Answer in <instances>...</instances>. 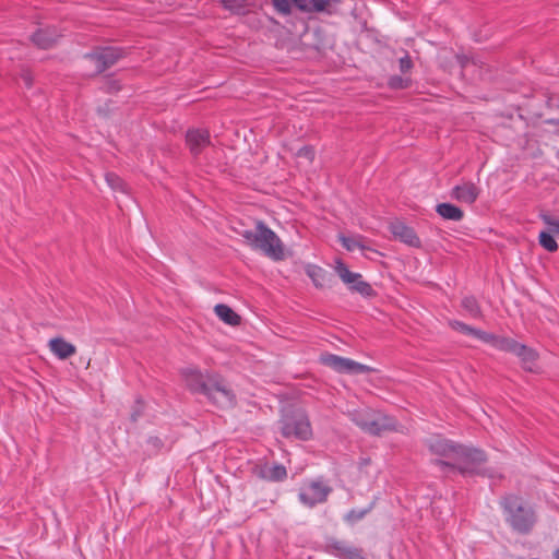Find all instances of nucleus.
Segmentation results:
<instances>
[{
	"mask_svg": "<svg viewBox=\"0 0 559 559\" xmlns=\"http://www.w3.org/2000/svg\"><path fill=\"white\" fill-rule=\"evenodd\" d=\"M399 68L402 73L411 71L413 68V61L408 53H405V56L399 59Z\"/></svg>",
	"mask_w": 559,
	"mask_h": 559,
	"instance_id": "obj_36",
	"label": "nucleus"
},
{
	"mask_svg": "<svg viewBox=\"0 0 559 559\" xmlns=\"http://www.w3.org/2000/svg\"><path fill=\"white\" fill-rule=\"evenodd\" d=\"M138 404H139V407H141V403L138 402ZM141 415H142V413H141L140 408L134 409V412L131 414L132 421H136Z\"/></svg>",
	"mask_w": 559,
	"mask_h": 559,
	"instance_id": "obj_43",
	"label": "nucleus"
},
{
	"mask_svg": "<svg viewBox=\"0 0 559 559\" xmlns=\"http://www.w3.org/2000/svg\"><path fill=\"white\" fill-rule=\"evenodd\" d=\"M298 157H304L309 162H312L314 158V150L311 146H302L297 152Z\"/></svg>",
	"mask_w": 559,
	"mask_h": 559,
	"instance_id": "obj_37",
	"label": "nucleus"
},
{
	"mask_svg": "<svg viewBox=\"0 0 559 559\" xmlns=\"http://www.w3.org/2000/svg\"><path fill=\"white\" fill-rule=\"evenodd\" d=\"M292 4L301 12L310 13L308 0H292Z\"/></svg>",
	"mask_w": 559,
	"mask_h": 559,
	"instance_id": "obj_38",
	"label": "nucleus"
},
{
	"mask_svg": "<svg viewBox=\"0 0 559 559\" xmlns=\"http://www.w3.org/2000/svg\"><path fill=\"white\" fill-rule=\"evenodd\" d=\"M305 270L306 274L311 278L317 288L325 287L328 274L322 267L314 264H308Z\"/></svg>",
	"mask_w": 559,
	"mask_h": 559,
	"instance_id": "obj_25",
	"label": "nucleus"
},
{
	"mask_svg": "<svg viewBox=\"0 0 559 559\" xmlns=\"http://www.w3.org/2000/svg\"><path fill=\"white\" fill-rule=\"evenodd\" d=\"M552 556H554V559H559V548H557V549L554 551Z\"/></svg>",
	"mask_w": 559,
	"mask_h": 559,
	"instance_id": "obj_44",
	"label": "nucleus"
},
{
	"mask_svg": "<svg viewBox=\"0 0 559 559\" xmlns=\"http://www.w3.org/2000/svg\"><path fill=\"white\" fill-rule=\"evenodd\" d=\"M223 7L234 14L245 15L254 5V0H221Z\"/></svg>",
	"mask_w": 559,
	"mask_h": 559,
	"instance_id": "obj_22",
	"label": "nucleus"
},
{
	"mask_svg": "<svg viewBox=\"0 0 559 559\" xmlns=\"http://www.w3.org/2000/svg\"><path fill=\"white\" fill-rule=\"evenodd\" d=\"M320 361L324 366L341 373L361 374L373 371V369L367 365L334 354H322Z\"/></svg>",
	"mask_w": 559,
	"mask_h": 559,
	"instance_id": "obj_5",
	"label": "nucleus"
},
{
	"mask_svg": "<svg viewBox=\"0 0 559 559\" xmlns=\"http://www.w3.org/2000/svg\"><path fill=\"white\" fill-rule=\"evenodd\" d=\"M50 350L59 358L67 359L70 356L74 355L76 349L75 346L71 343H68L61 337H56L50 340L49 342Z\"/></svg>",
	"mask_w": 559,
	"mask_h": 559,
	"instance_id": "obj_19",
	"label": "nucleus"
},
{
	"mask_svg": "<svg viewBox=\"0 0 559 559\" xmlns=\"http://www.w3.org/2000/svg\"><path fill=\"white\" fill-rule=\"evenodd\" d=\"M182 374L185 377L187 386L192 392L201 393L203 395H205L206 391L209 390L210 380H212V377L215 376L210 373L204 374L201 371L191 368L183 370Z\"/></svg>",
	"mask_w": 559,
	"mask_h": 559,
	"instance_id": "obj_10",
	"label": "nucleus"
},
{
	"mask_svg": "<svg viewBox=\"0 0 559 559\" xmlns=\"http://www.w3.org/2000/svg\"><path fill=\"white\" fill-rule=\"evenodd\" d=\"M106 181L107 183L109 185V187L114 190H120V191H124V182L123 180L117 176L116 174H112V173H108L106 175Z\"/></svg>",
	"mask_w": 559,
	"mask_h": 559,
	"instance_id": "obj_32",
	"label": "nucleus"
},
{
	"mask_svg": "<svg viewBox=\"0 0 559 559\" xmlns=\"http://www.w3.org/2000/svg\"><path fill=\"white\" fill-rule=\"evenodd\" d=\"M377 411L373 409H360V411H353L349 413L350 420L358 426L364 432H366V429H368L369 423L374 417Z\"/></svg>",
	"mask_w": 559,
	"mask_h": 559,
	"instance_id": "obj_21",
	"label": "nucleus"
},
{
	"mask_svg": "<svg viewBox=\"0 0 559 559\" xmlns=\"http://www.w3.org/2000/svg\"><path fill=\"white\" fill-rule=\"evenodd\" d=\"M331 492V486L322 480H312L300 489L298 498L304 506L313 508L319 503L325 502Z\"/></svg>",
	"mask_w": 559,
	"mask_h": 559,
	"instance_id": "obj_8",
	"label": "nucleus"
},
{
	"mask_svg": "<svg viewBox=\"0 0 559 559\" xmlns=\"http://www.w3.org/2000/svg\"><path fill=\"white\" fill-rule=\"evenodd\" d=\"M542 219L549 227L548 233H552L555 235L559 234V219H555L549 215H542Z\"/></svg>",
	"mask_w": 559,
	"mask_h": 559,
	"instance_id": "obj_33",
	"label": "nucleus"
},
{
	"mask_svg": "<svg viewBox=\"0 0 559 559\" xmlns=\"http://www.w3.org/2000/svg\"><path fill=\"white\" fill-rule=\"evenodd\" d=\"M340 240L343 247L346 248L348 251H354L356 248H361L358 239L356 238L341 236Z\"/></svg>",
	"mask_w": 559,
	"mask_h": 559,
	"instance_id": "obj_34",
	"label": "nucleus"
},
{
	"mask_svg": "<svg viewBox=\"0 0 559 559\" xmlns=\"http://www.w3.org/2000/svg\"><path fill=\"white\" fill-rule=\"evenodd\" d=\"M281 431L285 438H296L302 441L312 437L309 418L301 411L286 414L281 420Z\"/></svg>",
	"mask_w": 559,
	"mask_h": 559,
	"instance_id": "obj_4",
	"label": "nucleus"
},
{
	"mask_svg": "<svg viewBox=\"0 0 559 559\" xmlns=\"http://www.w3.org/2000/svg\"><path fill=\"white\" fill-rule=\"evenodd\" d=\"M456 59L462 68L467 67V64L469 63V59L466 56H456Z\"/></svg>",
	"mask_w": 559,
	"mask_h": 559,
	"instance_id": "obj_41",
	"label": "nucleus"
},
{
	"mask_svg": "<svg viewBox=\"0 0 559 559\" xmlns=\"http://www.w3.org/2000/svg\"><path fill=\"white\" fill-rule=\"evenodd\" d=\"M484 343L491 344L495 348L514 354L520 343L510 337L497 336L486 332V336L481 340Z\"/></svg>",
	"mask_w": 559,
	"mask_h": 559,
	"instance_id": "obj_16",
	"label": "nucleus"
},
{
	"mask_svg": "<svg viewBox=\"0 0 559 559\" xmlns=\"http://www.w3.org/2000/svg\"><path fill=\"white\" fill-rule=\"evenodd\" d=\"M506 523L510 528L521 535H527L534 530L538 516L532 504L522 497L508 493L499 501Z\"/></svg>",
	"mask_w": 559,
	"mask_h": 559,
	"instance_id": "obj_2",
	"label": "nucleus"
},
{
	"mask_svg": "<svg viewBox=\"0 0 559 559\" xmlns=\"http://www.w3.org/2000/svg\"><path fill=\"white\" fill-rule=\"evenodd\" d=\"M389 86L394 90H403L407 88L411 84V80L407 78H402L400 75H392L388 82Z\"/></svg>",
	"mask_w": 559,
	"mask_h": 559,
	"instance_id": "obj_31",
	"label": "nucleus"
},
{
	"mask_svg": "<svg viewBox=\"0 0 559 559\" xmlns=\"http://www.w3.org/2000/svg\"><path fill=\"white\" fill-rule=\"evenodd\" d=\"M480 190L475 183L466 181L455 186L451 191V197L461 203L473 204Z\"/></svg>",
	"mask_w": 559,
	"mask_h": 559,
	"instance_id": "obj_13",
	"label": "nucleus"
},
{
	"mask_svg": "<svg viewBox=\"0 0 559 559\" xmlns=\"http://www.w3.org/2000/svg\"><path fill=\"white\" fill-rule=\"evenodd\" d=\"M461 305L473 318H479L481 316L480 307L474 296L464 297Z\"/></svg>",
	"mask_w": 559,
	"mask_h": 559,
	"instance_id": "obj_27",
	"label": "nucleus"
},
{
	"mask_svg": "<svg viewBox=\"0 0 559 559\" xmlns=\"http://www.w3.org/2000/svg\"><path fill=\"white\" fill-rule=\"evenodd\" d=\"M216 316L226 324L238 325L240 323V316H238L230 307L224 304H218L214 307Z\"/></svg>",
	"mask_w": 559,
	"mask_h": 559,
	"instance_id": "obj_24",
	"label": "nucleus"
},
{
	"mask_svg": "<svg viewBox=\"0 0 559 559\" xmlns=\"http://www.w3.org/2000/svg\"><path fill=\"white\" fill-rule=\"evenodd\" d=\"M350 547L352 546L345 540H341L334 537L328 538L325 544V549L329 554L342 559H345Z\"/></svg>",
	"mask_w": 559,
	"mask_h": 559,
	"instance_id": "obj_23",
	"label": "nucleus"
},
{
	"mask_svg": "<svg viewBox=\"0 0 559 559\" xmlns=\"http://www.w3.org/2000/svg\"><path fill=\"white\" fill-rule=\"evenodd\" d=\"M335 272L340 278L349 286V289L360 294L364 297H370L374 295V290L371 285L362 280L361 274L350 272L347 266L341 261H336Z\"/></svg>",
	"mask_w": 559,
	"mask_h": 559,
	"instance_id": "obj_9",
	"label": "nucleus"
},
{
	"mask_svg": "<svg viewBox=\"0 0 559 559\" xmlns=\"http://www.w3.org/2000/svg\"><path fill=\"white\" fill-rule=\"evenodd\" d=\"M427 444L432 454L441 457L435 461L437 465L462 475L477 473L479 466L486 462V455L481 450L461 445L441 437L430 438Z\"/></svg>",
	"mask_w": 559,
	"mask_h": 559,
	"instance_id": "obj_1",
	"label": "nucleus"
},
{
	"mask_svg": "<svg viewBox=\"0 0 559 559\" xmlns=\"http://www.w3.org/2000/svg\"><path fill=\"white\" fill-rule=\"evenodd\" d=\"M61 37V34L58 33L56 27H46L39 28L35 32L31 39L35 46L40 49H49L53 47L58 39Z\"/></svg>",
	"mask_w": 559,
	"mask_h": 559,
	"instance_id": "obj_15",
	"label": "nucleus"
},
{
	"mask_svg": "<svg viewBox=\"0 0 559 559\" xmlns=\"http://www.w3.org/2000/svg\"><path fill=\"white\" fill-rule=\"evenodd\" d=\"M540 246L549 252H555L558 249V243L554 236L548 231H542L539 234Z\"/></svg>",
	"mask_w": 559,
	"mask_h": 559,
	"instance_id": "obj_29",
	"label": "nucleus"
},
{
	"mask_svg": "<svg viewBox=\"0 0 559 559\" xmlns=\"http://www.w3.org/2000/svg\"><path fill=\"white\" fill-rule=\"evenodd\" d=\"M123 53L121 48L108 46L98 47L86 53L84 58L94 64L96 73H102L116 64L123 57Z\"/></svg>",
	"mask_w": 559,
	"mask_h": 559,
	"instance_id": "obj_6",
	"label": "nucleus"
},
{
	"mask_svg": "<svg viewBox=\"0 0 559 559\" xmlns=\"http://www.w3.org/2000/svg\"><path fill=\"white\" fill-rule=\"evenodd\" d=\"M275 11L281 15H289L293 12L292 0H272Z\"/></svg>",
	"mask_w": 559,
	"mask_h": 559,
	"instance_id": "obj_30",
	"label": "nucleus"
},
{
	"mask_svg": "<svg viewBox=\"0 0 559 559\" xmlns=\"http://www.w3.org/2000/svg\"><path fill=\"white\" fill-rule=\"evenodd\" d=\"M514 355L521 359L522 366L525 370L530 372L535 371L538 354L533 348L520 343Z\"/></svg>",
	"mask_w": 559,
	"mask_h": 559,
	"instance_id": "obj_18",
	"label": "nucleus"
},
{
	"mask_svg": "<svg viewBox=\"0 0 559 559\" xmlns=\"http://www.w3.org/2000/svg\"><path fill=\"white\" fill-rule=\"evenodd\" d=\"M394 430H397L396 420L381 412H376L374 417L369 423L368 429H366V433L380 436L383 432Z\"/></svg>",
	"mask_w": 559,
	"mask_h": 559,
	"instance_id": "obj_11",
	"label": "nucleus"
},
{
	"mask_svg": "<svg viewBox=\"0 0 559 559\" xmlns=\"http://www.w3.org/2000/svg\"><path fill=\"white\" fill-rule=\"evenodd\" d=\"M390 231L394 236L395 239H399L400 241L412 246V247H419L420 240L415 234L414 229L406 226L402 222H392L390 224Z\"/></svg>",
	"mask_w": 559,
	"mask_h": 559,
	"instance_id": "obj_14",
	"label": "nucleus"
},
{
	"mask_svg": "<svg viewBox=\"0 0 559 559\" xmlns=\"http://www.w3.org/2000/svg\"><path fill=\"white\" fill-rule=\"evenodd\" d=\"M345 559H367V558L362 555L361 549L352 546L350 549L348 550Z\"/></svg>",
	"mask_w": 559,
	"mask_h": 559,
	"instance_id": "obj_39",
	"label": "nucleus"
},
{
	"mask_svg": "<svg viewBox=\"0 0 559 559\" xmlns=\"http://www.w3.org/2000/svg\"><path fill=\"white\" fill-rule=\"evenodd\" d=\"M436 212L444 219L459 222L463 218V211L452 203H440L436 206Z\"/></svg>",
	"mask_w": 559,
	"mask_h": 559,
	"instance_id": "obj_20",
	"label": "nucleus"
},
{
	"mask_svg": "<svg viewBox=\"0 0 559 559\" xmlns=\"http://www.w3.org/2000/svg\"><path fill=\"white\" fill-rule=\"evenodd\" d=\"M22 80H23L24 84L26 85V87L32 86V78H31L29 73L22 74Z\"/></svg>",
	"mask_w": 559,
	"mask_h": 559,
	"instance_id": "obj_42",
	"label": "nucleus"
},
{
	"mask_svg": "<svg viewBox=\"0 0 559 559\" xmlns=\"http://www.w3.org/2000/svg\"><path fill=\"white\" fill-rule=\"evenodd\" d=\"M186 142L191 154L198 156L210 144V133L207 130L202 129L188 130Z\"/></svg>",
	"mask_w": 559,
	"mask_h": 559,
	"instance_id": "obj_12",
	"label": "nucleus"
},
{
	"mask_svg": "<svg viewBox=\"0 0 559 559\" xmlns=\"http://www.w3.org/2000/svg\"><path fill=\"white\" fill-rule=\"evenodd\" d=\"M147 443L155 450L158 451L163 447V441L158 437H150Z\"/></svg>",
	"mask_w": 559,
	"mask_h": 559,
	"instance_id": "obj_40",
	"label": "nucleus"
},
{
	"mask_svg": "<svg viewBox=\"0 0 559 559\" xmlns=\"http://www.w3.org/2000/svg\"><path fill=\"white\" fill-rule=\"evenodd\" d=\"M450 325L452 329L456 330V331H460L461 333H464V334H467V335H472L478 340H483L484 336H486V332L483 331V330H479V329H475L471 325H467L461 321H451L450 322Z\"/></svg>",
	"mask_w": 559,
	"mask_h": 559,
	"instance_id": "obj_26",
	"label": "nucleus"
},
{
	"mask_svg": "<svg viewBox=\"0 0 559 559\" xmlns=\"http://www.w3.org/2000/svg\"><path fill=\"white\" fill-rule=\"evenodd\" d=\"M258 475L260 478L269 481H283L287 477L285 466L281 464H274L272 466L264 465L259 468Z\"/></svg>",
	"mask_w": 559,
	"mask_h": 559,
	"instance_id": "obj_17",
	"label": "nucleus"
},
{
	"mask_svg": "<svg viewBox=\"0 0 559 559\" xmlns=\"http://www.w3.org/2000/svg\"><path fill=\"white\" fill-rule=\"evenodd\" d=\"M205 396L222 408H229L235 405V394L228 384L215 374L210 380V386Z\"/></svg>",
	"mask_w": 559,
	"mask_h": 559,
	"instance_id": "obj_7",
	"label": "nucleus"
},
{
	"mask_svg": "<svg viewBox=\"0 0 559 559\" xmlns=\"http://www.w3.org/2000/svg\"><path fill=\"white\" fill-rule=\"evenodd\" d=\"M374 502L370 503L369 507L365 509H352L346 513L344 516V520L349 523L354 524L360 520H362L372 509H373Z\"/></svg>",
	"mask_w": 559,
	"mask_h": 559,
	"instance_id": "obj_28",
	"label": "nucleus"
},
{
	"mask_svg": "<svg viewBox=\"0 0 559 559\" xmlns=\"http://www.w3.org/2000/svg\"><path fill=\"white\" fill-rule=\"evenodd\" d=\"M240 236L252 249L263 252L274 261L285 258L282 240L261 221L257 222L254 229H245Z\"/></svg>",
	"mask_w": 559,
	"mask_h": 559,
	"instance_id": "obj_3",
	"label": "nucleus"
},
{
	"mask_svg": "<svg viewBox=\"0 0 559 559\" xmlns=\"http://www.w3.org/2000/svg\"><path fill=\"white\" fill-rule=\"evenodd\" d=\"M311 12H322L329 4V0H308Z\"/></svg>",
	"mask_w": 559,
	"mask_h": 559,
	"instance_id": "obj_35",
	"label": "nucleus"
}]
</instances>
